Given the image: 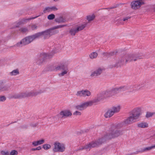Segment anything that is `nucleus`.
Listing matches in <instances>:
<instances>
[{"mask_svg": "<svg viewBox=\"0 0 155 155\" xmlns=\"http://www.w3.org/2000/svg\"><path fill=\"white\" fill-rule=\"evenodd\" d=\"M8 88L7 86L3 85L2 82H0V92L6 91Z\"/></svg>", "mask_w": 155, "mask_h": 155, "instance_id": "24", "label": "nucleus"}, {"mask_svg": "<svg viewBox=\"0 0 155 155\" xmlns=\"http://www.w3.org/2000/svg\"><path fill=\"white\" fill-rule=\"evenodd\" d=\"M38 16H37L33 17H31L28 18H24L21 20L20 24L24 23L26 22L27 21L34 19L37 18Z\"/></svg>", "mask_w": 155, "mask_h": 155, "instance_id": "28", "label": "nucleus"}, {"mask_svg": "<svg viewBox=\"0 0 155 155\" xmlns=\"http://www.w3.org/2000/svg\"><path fill=\"white\" fill-rule=\"evenodd\" d=\"M95 18V15L94 14H91L87 16L86 19L88 21L93 20Z\"/></svg>", "mask_w": 155, "mask_h": 155, "instance_id": "29", "label": "nucleus"}, {"mask_svg": "<svg viewBox=\"0 0 155 155\" xmlns=\"http://www.w3.org/2000/svg\"><path fill=\"white\" fill-rule=\"evenodd\" d=\"M6 99L5 97L4 96H0V101H4Z\"/></svg>", "mask_w": 155, "mask_h": 155, "instance_id": "39", "label": "nucleus"}, {"mask_svg": "<svg viewBox=\"0 0 155 155\" xmlns=\"http://www.w3.org/2000/svg\"><path fill=\"white\" fill-rule=\"evenodd\" d=\"M130 17L128 16H127V17H126L124 18H123L121 20V21H126L127 20L129 19H130Z\"/></svg>", "mask_w": 155, "mask_h": 155, "instance_id": "43", "label": "nucleus"}, {"mask_svg": "<svg viewBox=\"0 0 155 155\" xmlns=\"http://www.w3.org/2000/svg\"><path fill=\"white\" fill-rule=\"evenodd\" d=\"M21 31L23 33H25L28 31V29L26 28H21Z\"/></svg>", "mask_w": 155, "mask_h": 155, "instance_id": "38", "label": "nucleus"}, {"mask_svg": "<svg viewBox=\"0 0 155 155\" xmlns=\"http://www.w3.org/2000/svg\"><path fill=\"white\" fill-rule=\"evenodd\" d=\"M141 58H142L141 57L138 56L136 54H130L126 56L125 60L127 62L128 61H130L133 60L136 61L138 59H140Z\"/></svg>", "mask_w": 155, "mask_h": 155, "instance_id": "16", "label": "nucleus"}, {"mask_svg": "<svg viewBox=\"0 0 155 155\" xmlns=\"http://www.w3.org/2000/svg\"><path fill=\"white\" fill-rule=\"evenodd\" d=\"M143 2L141 0L135 1L131 3V8L134 9H137L139 8L142 5L144 4Z\"/></svg>", "mask_w": 155, "mask_h": 155, "instance_id": "15", "label": "nucleus"}, {"mask_svg": "<svg viewBox=\"0 0 155 155\" xmlns=\"http://www.w3.org/2000/svg\"><path fill=\"white\" fill-rule=\"evenodd\" d=\"M37 26L36 25H33L31 26V29L32 30L36 29L37 28Z\"/></svg>", "mask_w": 155, "mask_h": 155, "instance_id": "41", "label": "nucleus"}, {"mask_svg": "<svg viewBox=\"0 0 155 155\" xmlns=\"http://www.w3.org/2000/svg\"><path fill=\"white\" fill-rule=\"evenodd\" d=\"M87 24V22H83L75 25L70 29L69 33L71 35H75L76 33L83 29L86 26Z\"/></svg>", "mask_w": 155, "mask_h": 155, "instance_id": "6", "label": "nucleus"}, {"mask_svg": "<svg viewBox=\"0 0 155 155\" xmlns=\"http://www.w3.org/2000/svg\"><path fill=\"white\" fill-rule=\"evenodd\" d=\"M81 114V113L80 112L78 111H76L73 113V114L75 115H80Z\"/></svg>", "mask_w": 155, "mask_h": 155, "instance_id": "40", "label": "nucleus"}, {"mask_svg": "<svg viewBox=\"0 0 155 155\" xmlns=\"http://www.w3.org/2000/svg\"><path fill=\"white\" fill-rule=\"evenodd\" d=\"M58 0H54V1L56 2V1H58Z\"/></svg>", "mask_w": 155, "mask_h": 155, "instance_id": "48", "label": "nucleus"}, {"mask_svg": "<svg viewBox=\"0 0 155 155\" xmlns=\"http://www.w3.org/2000/svg\"><path fill=\"white\" fill-rule=\"evenodd\" d=\"M51 11V7H46L43 10V12L45 13Z\"/></svg>", "mask_w": 155, "mask_h": 155, "instance_id": "33", "label": "nucleus"}, {"mask_svg": "<svg viewBox=\"0 0 155 155\" xmlns=\"http://www.w3.org/2000/svg\"><path fill=\"white\" fill-rule=\"evenodd\" d=\"M98 54L97 52H94L91 53L89 55V58L91 59H94L96 58Z\"/></svg>", "mask_w": 155, "mask_h": 155, "instance_id": "25", "label": "nucleus"}, {"mask_svg": "<svg viewBox=\"0 0 155 155\" xmlns=\"http://www.w3.org/2000/svg\"><path fill=\"white\" fill-rule=\"evenodd\" d=\"M19 74V70L18 69H16L10 72L9 75L11 76H15L18 75Z\"/></svg>", "mask_w": 155, "mask_h": 155, "instance_id": "26", "label": "nucleus"}, {"mask_svg": "<svg viewBox=\"0 0 155 155\" xmlns=\"http://www.w3.org/2000/svg\"><path fill=\"white\" fill-rule=\"evenodd\" d=\"M154 113L153 112H147L146 114V117L147 118L152 117Z\"/></svg>", "mask_w": 155, "mask_h": 155, "instance_id": "36", "label": "nucleus"}, {"mask_svg": "<svg viewBox=\"0 0 155 155\" xmlns=\"http://www.w3.org/2000/svg\"><path fill=\"white\" fill-rule=\"evenodd\" d=\"M45 140L43 139H42L38 141H35L32 142V144L34 146H36L38 145H41L43 143Z\"/></svg>", "mask_w": 155, "mask_h": 155, "instance_id": "22", "label": "nucleus"}, {"mask_svg": "<svg viewBox=\"0 0 155 155\" xmlns=\"http://www.w3.org/2000/svg\"><path fill=\"white\" fill-rule=\"evenodd\" d=\"M152 9L153 11L154 12H155V5H154Z\"/></svg>", "mask_w": 155, "mask_h": 155, "instance_id": "45", "label": "nucleus"}, {"mask_svg": "<svg viewBox=\"0 0 155 155\" xmlns=\"http://www.w3.org/2000/svg\"><path fill=\"white\" fill-rule=\"evenodd\" d=\"M67 63V62H63L56 66H52V68L50 70L57 71L62 70V71L59 73L58 75L60 77L63 76L67 74L69 71L68 68L66 65Z\"/></svg>", "mask_w": 155, "mask_h": 155, "instance_id": "4", "label": "nucleus"}, {"mask_svg": "<svg viewBox=\"0 0 155 155\" xmlns=\"http://www.w3.org/2000/svg\"><path fill=\"white\" fill-rule=\"evenodd\" d=\"M36 150H40L41 149V147L40 146L36 148Z\"/></svg>", "mask_w": 155, "mask_h": 155, "instance_id": "44", "label": "nucleus"}, {"mask_svg": "<svg viewBox=\"0 0 155 155\" xmlns=\"http://www.w3.org/2000/svg\"><path fill=\"white\" fill-rule=\"evenodd\" d=\"M31 150L32 151H35L36 150V148H32L31 149Z\"/></svg>", "mask_w": 155, "mask_h": 155, "instance_id": "46", "label": "nucleus"}, {"mask_svg": "<svg viewBox=\"0 0 155 155\" xmlns=\"http://www.w3.org/2000/svg\"><path fill=\"white\" fill-rule=\"evenodd\" d=\"M104 142L103 139H100L97 141L93 142L88 145H86L84 147H82L80 150L86 149L87 150H89L91 148L96 147L100 144H101Z\"/></svg>", "mask_w": 155, "mask_h": 155, "instance_id": "7", "label": "nucleus"}, {"mask_svg": "<svg viewBox=\"0 0 155 155\" xmlns=\"http://www.w3.org/2000/svg\"><path fill=\"white\" fill-rule=\"evenodd\" d=\"M55 21L58 23H64L66 21V19L61 15L56 17L55 19Z\"/></svg>", "mask_w": 155, "mask_h": 155, "instance_id": "21", "label": "nucleus"}, {"mask_svg": "<svg viewBox=\"0 0 155 155\" xmlns=\"http://www.w3.org/2000/svg\"><path fill=\"white\" fill-rule=\"evenodd\" d=\"M51 147V146L49 144H45L43 146V148L45 150H47Z\"/></svg>", "mask_w": 155, "mask_h": 155, "instance_id": "32", "label": "nucleus"}, {"mask_svg": "<svg viewBox=\"0 0 155 155\" xmlns=\"http://www.w3.org/2000/svg\"><path fill=\"white\" fill-rule=\"evenodd\" d=\"M65 26L66 25H62L55 26L44 31L37 33L38 38H40L41 36H43L45 39L51 36L58 32V31L55 30V29L61 28Z\"/></svg>", "mask_w": 155, "mask_h": 155, "instance_id": "1", "label": "nucleus"}, {"mask_svg": "<svg viewBox=\"0 0 155 155\" xmlns=\"http://www.w3.org/2000/svg\"><path fill=\"white\" fill-rule=\"evenodd\" d=\"M114 8V7H113L111 8Z\"/></svg>", "mask_w": 155, "mask_h": 155, "instance_id": "49", "label": "nucleus"}, {"mask_svg": "<svg viewBox=\"0 0 155 155\" xmlns=\"http://www.w3.org/2000/svg\"><path fill=\"white\" fill-rule=\"evenodd\" d=\"M138 126L141 128H145L147 127L148 124L146 123H140L138 124Z\"/></svg>", "mask_w": 155, "mask_h": 155, "instance_id": "30", "label": "nucleus"}, {"mask_svg": "<svg viewBox=\"0 0 155 155\" xmlns=\"http://www.w3.org/2000/svg\"><path fill=\"white\" fill-rule=\"evenodd\" d=\"M132 88L133 89V91H137L140 89L141 87H140L139 84H136L133 86Z\"/></svg>", "mask_w": 155, "mask_h": 155, "instance_id": "31", "label": "nucleus"}, {"mask_svg": "<svg viewBox=\"0 0 155 155\" xmlns=\"http://www.w3.org/2000/svg\"><path fill=\"white\" fill-rule=\"evenodd\" d=\"M54 53H43L40 54V57L38 59V60L37 61V63L40 64L45 60L51 58L53 57Z\"/></svg>", "mask_w": 155, "mask_h": 155, "instance_id": "9", "label": "nucleus"}, {"mask_svg": "<svg viewBox=\"0 0 155 155\" xmlns=\"http://www.w3.org/2000/svg\"><path fill=\"white\" fill-rule=\"evenodd\" d=\"M155 148V144L150 147H145L143 149L141 152H143L145 151L150 150L152 149Z\"/></svg>", "mask_w": 155, "mask_h": 155, "instance_id": "27", "label": "nucleus"}, {"mask_svg": "<svg viewBox=\"0 0 155 155\" xmlns=\"http://www.w3.org/2000/svg\"><path fill=\"white\" fill-rule=\"evenodd\" d=\"M103 71V69L101 68H98L96 69L93 71L92 72L91 74L92 77H96L101 74Z\"/></svg>", "mask_w": 155, "mask_h": 155, "instance_id": "18", "label": "nucleus"}, {"mask_svg": "<svg viewBox=\"0 0 155 155\" xmlns=\"http://www.w3.org/2000/svg\"><path fill=\"white\" fill-rule=\"evenodd\" d=\"M91 93L90 91L88 90H83L81 91H78L76 94L77 96L80 97H86L89 96L91 95Z\"/></svg>", "mask_w": 155, "mask_h": 155, "instance_id": "13", "label": "nucleus"}, {"mask_svg": "<svg viewBox=\"0 0 155 155\" xmlns=\"http://www.w3.org/2000/svg\"><path fill=\"white\" fill-rule=\"evenodd\" d=\"M131 87L130 86H120L115 87L117 94V92H120L124 91L129 90Z\"/></svg>", "mask_w": 155, "mask_h": 155, "instance_id": "17", "label": "nucleus"}, {"mask_svg": "<svg viewBox=\"0 0 155 155\" xmlns=\"http://www.w3.org/2000/svg\"><path fill=\"white\" fill-rule=\"evenodd\" d=\"M1 153L2 155H9V152L7 150H2Z\"/></svg>", "mask_w": 155, "mask_h": 155, "instance_id": "37", "label": "nucleus"}, {"mask_svg": "<svg viewBox=\"0 0 155 155\" xmlns=\"http://www.w3.org/2000/svg\"><path fill=\"white\" fill-rule=\"evenodd\" d=\"M38 38L37 33L22 39L20 42L17 43L16 44V46L18 47H21L30 43L33 40Z\"/></svg>", "mask_w": 155, "mask_h": 155, "instance_id": "5", "label": "nucleus"}, {"mask_svg": "<svg viewBox=\"0 0 155 155\" xmlns=\"http://www.w3.org/2000/svg\"><path fill=\"white\" fill-rule=\"evenodd\" d=\"M18 152L17 151L13 150L11 151V152L9 153V155H17Z\"/></svg>", "mask_w": 155, "mask_h": 155, "instance_id": "34", "label": "nucleus"}, {"mask_svg": "<svg viewBox=\"0 0 155 155\" xmlns=\"http://www.w3.org/2000/svg\"><path fill=\"white\" fill-rule=\"evenodd\" d=\"M106 99L105 96L103 91L98 94L96 97H95L93 100L90 101V102H91V105L94 104H96L98 102L101 100Z\"/></svg>", "mask_w": 155, "mask_h": 155, "instance_id": "11", "label": "nucleus"}, {"mask_svg": "<svg viewBox=\"0 0 155 155\" xmlns=\"http://www.w3.org/2000/svg\"><path fill=\"white\" fill-rule=\"evenodd\" d=\"M65 145L63 143H60L58 142H56L54 144L53 150L55 152H62L65 150Z\"/></svg>", "mask_w": 155, "mask_h": 155, "instance_id": "8", "label": "nucleus"}, {"mask_svg": "<svg viewBox=\"0 0 155 155\" xmlns=\"http://www.w3.org/2000/svg\"><path fill=\"white\" fill-rule=\"evenodd\" d=\"M45 91L44 90L42 89L39 90L38 91H35L29 92H22L19 94H12L10 96V98H21L28 96H35L39 94H41Z\"/></svg>", "mask_w": 155, "mask_h": 155, "instance_id": "3", "label": "nucleus"}, {"mask_svg": "<svg viewBox=\"0 0 155 155\" xmlns=\"http://www.w3.org/2000/svg\"><path fill=\"white\" fill-rule=\"evenodd\" d=\"M36 125V124H35L34 125H33L32 126H33V127H35V126Z\"/></svg>", "mask_w": 155, "mask_h": 155, "instance_id": "47", "label": "nucleus"}, {"mask_svg": "<svg viewBox=\"0 0 155 155\" xmlns=\"http://www.w3.org/2000/svg\"><path fill=\"white\" fill-rule=\"evenodd\" d=\"M140 114L141 110L140 108L134 109L132 111L130 116L124 121L123 124L125 125L136 122Z\"/></svg>", "mask_w": 155, "mask_h": 155, "instance_id": "2", "label": "nucleus"}, {"mask_svg": "<svg viewBox=\"0 0 155 155\" xmlns=\"http://www.w3.org/2000/svg\"><path fill=\"white\" fill-rule=\"evenodd\" d=\"M106 99L110 98L117 94L115 87L103 91Z\"/></svg>", "mask_w": 155, "mask_h": 155, "instance_id": "10", "label": "nucleus"}, {"mask_svg": "<svg viewBox=\"0 0 155 155\" xmlns=\"http://www.w3.org/2000/svg\"><path fill=\"white\" fill-rule=\"evenodd\" d=\"M55 18V15L53 14H51L48 16V18L50 20H51Z\"/></svg>", "mask_w": 155, "mask_h": 155, "instance_id": "35", "label": "nucleus"}, {"mask_svg": "<svg viewBox=\"0 0 155 155\" xmlns=\"http://www.w3.org/2000/svg\"><path fill=\"white\" fill-rule=\"evenodd\" d=\"M121 107L120 105H117L113 106L110 109L113 112L114 114L119 112L120 109Z\"/></svg>", "mask_w": 155, "mask_h": 155, "instance_id": "20", "label": "nucleus"}, {"mask_svg": "<svg viewBox=\"0 0 155 155\" xmlns=\"http://www.w3.org/2000/svg\"><path fill=\"white\" fill-rule=\"evenodd\" d=\"M51 7V11H56L58 10V8H57L55 6H52Z\"/></svg>", "mask_w": 155, "mask_h": 155, "instance_id": "42", "label": "nucleus"}, {"mask_svg": "<svg viewBox=\"0 0 155 155\" xmlns=\"http://www.w3.org/2000/svg\"><path fill=\"white\" fill-rule=\"evenodd\" d=\"M91 102L89 101L82 103L80 105L76 106L75 108L76 109L80 110H82L86 108L87 107L91 106Z\"/></svg>", "mask_w": 155, "mask_h": 155, "instance_id": "14", "label": "nucleus"}, {"mask_svg": "<svg viewBox=\"0 0 155 155\" xmlns=\"http://www.w3.org/2000/svg\"><path fill=\"white\" fill-rule=\"evenodd\" d=\"M114 114L110 109L108 110L104 114V116L105 118H109L113 115Z\"/></svg>", "mask_w": 155, "mask_h": 155, "instance_id": "23", "label": "nucleus"}, {"mask_svg": "<svg viewBox=\"0 0 155 155\" xmlns=\"http://www.w3.org/2000/svg\"><path fill=\"white\" fill-rule=\"evenodd\" d=\"M122 134V132L117 130H114L109 134H107L105 137L107 139H110L121 135Z\"/></svg>", "mask_w": 155, "mask_h": 155, "instance_id": "12", "label": "nucleus"}, {"mask_svg": "<svg viewBox=\"0 0 155 155\" xmlns=\"http://www.w3.org/2000/svg\"><path fill=\"white\" fill-rule=\"evenodd\" d=\"M60 115L62 116V117H67L70 116L72 115L71 111L68 110H65L61 111L60 113Z\"/></svg>", "mask_w": 155, "mask_h": 155, "instance_id": "19", "label": "nucleus"}]
</instances>
